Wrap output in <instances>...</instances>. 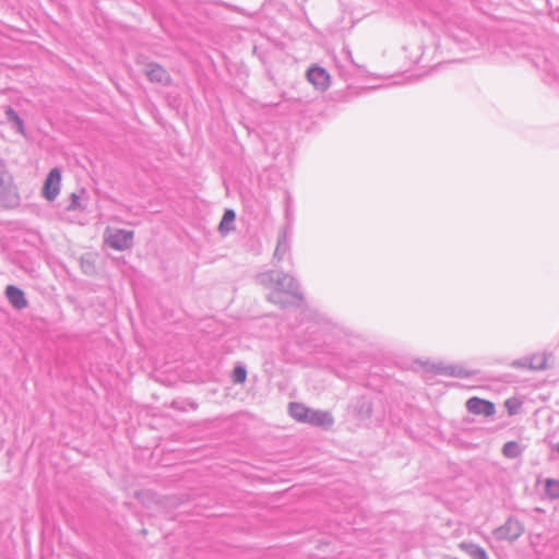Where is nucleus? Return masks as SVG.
<instances>
[{"label": "nucleus", "mask_w": 559, "mask_h": 559, "mask_svg": "<svg viewBox=\"0 0 559 559\" xmlns=\"http://www.w3.org/2000/svg\"><path fill=\"white\" fill-rule=\"evenodd\" d=\"M258 281L263 286L274 288V290L267 296L271 302L280 304L285 307L286 300L284 299L283 294L289 295L298 301L302 300V295L299 292V285L289 274L281 271H267L259 274Z\"/></svg>", "instance_id": "f257e3e1"}, {"label": "nucleus", "mask_w": 559, "mask_h": 559, "mask_svg": "<svg viewBox=\"0 0 559 559\" xmlns=\"http://www.w3.org/2000/svg\"><path fill=\"white\" fill-rule=\"evenodd\" d=\"M524 532L523 524L515 518L510 516L507 522L497 527L492 534L498 540H516Z\"/></svg>", "instance_id": "f03ea898"}, {"label": "nucleus", "mask_w": 559, "mask_h": 559, "mask_svg": "<svg viewBox=\"0 0 559 559\" xmlns=\"http://www.w3.org/2000/svg\"><path fill=\"white\" fill-rule=\"evenodd\" d=\"M61 188V171L59 168H52L43 187V195L48 201H53L60 193Z\"/></svg>", "instance_id": "7ed1b4c3"}, {"label": "nucleus", "mask_w": 559, "mask_h": 559, "mask_svg": "<svg viewBox=\"0 0 559 559\" xmlns=\"http://www.w3.org/2000/svg\"><path fill=\"white\" fill-rule=\"evenodd\" d=\"M132 230L117 229L107 237L106 242L110 248L123 251L132 246Z\"/></svg>", "instance_id": "20e7f679"}, {"label": "nucleus", "mask_w": 559, "mask_h": 559, "mask_svg": "<svg viewBox=\"0 0 559 559\" xmlns=\"http://www.w3.org/2000/svg\"><path fill=\"white\" fill-rule=\"evenodd\" d=\"M308 81L320 91H325L330 85V74L325 69L313 66L307 71Z\"/></svg>", "instance_id": "39448f33"}, {"label": "nucleus", "mask_w": 559, "mask_h": 559, "mask_svg": "<svg viewBox=\"0 0 559 559\" xmlns=\"http://www.w3.org/2000/svg\"><path fill=\"white\" fill-rule=\"evenodd\" d=\"M466 408L475 415L492 416L496 413V406L492 402L479 397H471L466 402Z\"/></svg>", "instance_id": "423d86ee"}, {"label": "nucleus", "mask_w": 559, "mask_h": 559, "mask_svg": "<svg viewBox=\"0 0 559 559\" xmlns=\"http://www.w3.org/2000/svg\"><path fill=\"white\" fill-rule=\"evenodd\" d=\"M292 227L287 225L282 228L277 238V245L273 254V259L277 262L282 261L290 250V236H292Z\"/></svg>", "instance_id": "0eeeda50"}, {"label": "nucleus", "mask_w": 559, "mask_h": 559, "mask_svg": "<svg viewBox=\"0 0 559 559\" xmlns=\"http://www.w3.org/2000/svg\"><path fill=\"white\" fill-rule=\"evenodd\" d=\"M5 296L9 302L17 310H22L27 307V299L25 298L24 292L14 285H9L5 288Z\"/></svg>", "instance_id": "6e6552de"}, {"label": "nucleus", "mask_w": 559, "mask_h": 559, "mask_svg": "<svg viewBox=\"0 0 559 559\" xmlns=\"http://www.w3.org/2000/svg\"><path fill=\"white\" fill-rule=\"evenodd\" d=\"M306 423L317 427H331L334 420L329 412L311 408Z\"/></svg>", "instance_id": "1a4fd4ad"}, {"label": "nucleus", "mask_w": 559, "mask_h": 559, "mask_svg": "<svg viewBox=\"0 0 559 559\" xmlns=\"http://www.w3.org/2000/svg\"><path fill=\"white\" fill-rule=\"evenodd\" d=\"M145 73L151 82L166 84L169 81L167 71L157 63H148Z\"/></svg>", "instance_id": "9d476101"}, {"label": "nucleus", "mask_w": 559, "mask_h": 559, "mask_svg": "<svg viewBox=\"0 0 559 559\" xmlns=\"http://www.w3.org/2000/svg\"><path fill=\"white\" fill-rule=\"evenodd\" d=\"M439 372L444 376L459 377V378H469L474 376L476 372L465 369L459 365H445L438 368Z\"/></svg>", "instance_id": "9b49d317"}, {"label": "nucleus", "mask_w": 559, "mask_h": 559, "mask_svg": "<svg viewBox=\"0 0 559 559\" xmlns=\"http://www.w3.org/2000/svg\"><path fill=\"white\" fill-rule=\"evenodd\" d=\"M4 119L8 123H11L20 133L24 134V122L19 114L10 106L3 109Z\"/></svg>", "instance_id": "f8f14e48"}, {"label": "nucleus", "mask_w": 559, "mask_h": 559, "mask_svg": "<svg viewBox=\"0 0 559 559\" xmlns=\"http://www.w3.org/2000/svg\"><path fill=\"white\" fill-rule=\"evenodd\" d=\"M310 409L301 403L294 402L289 404V415L300 423L307 421Z\"/></svg>", "instance_id": "ddd939ff"}, {"label": "nucleus", "mask_w": 559, "mask_h": 559, "mask_svg": "<svg viewBox=\"0 0 559 559\" xmlns=\"http://www.w3.org/2000/svg\"><path fill=\"white\" fill-rule=\"evenodd\" d=\"M522 452L523 449L516 441H508L502 448V453L508 459H516Z\"/></svg>", "instance_id": "4468645a"}, {"label": "nucleus", "mask_w": 559, "mask_h": 559, "mask_svg": "<svg viewBox=\"0 0 559 559\" xmlns=\"http://www.w3.org/2000/svg\"><path fill=\"white\" fill-rule=\"evenodd\" d=\"M236 218V214L234 212V210H226L224 215H223V218L219 223V230L221 231H229L231 229H234V226H233V223Z\"/></svg>", "instance_id": "2eb2a0df"}, {"label": "nucleus", "mask_w": 559, "mask_h": 559, "mask_svg": "<svg viewBox=\"0 0 559 559\" xmlns=\"http://www.w3.org/2000/svg\"><path fill=\"white\" fill-rule=\"evenodd\" d=\"M530 369L544 370L547 368V356L545 354H536L530 359Z\"/></svg>", "instance_id": "dca6fc26"}, {"label": "nucleus", "mask_w": 559, "mask_h": 559, "mask_svg": "<svg viewBox=\"0 0 559 559\" xmlns=\"http://www.w3.org/2000/svg\"><path fill=\"white\" fill-rule=\"evenodd\" d=\"M545 493L550 499L559 498V481L552 478H548L545 481Z\"/></svg>", "instance_id": "f3484780"}, {"label": "nucleus", "mask_w": 559, "mask_h": 559, "mask_svg": "<svg viewBox=\"0 0 559 559\" xmlns=\"http://www.w3.org/2000/svg\"><path fill=\"white\" fill-rule=\"evenodd\" d=\"M504 407L510 416H514L520 412L522 402L518 397H510L504 402Z\"/></svg>", "instance_id": "a211bd4d"}, {"label": "nucleus", "mask_w": 559, "mask_h": 559, "mask_svg": "<svg viewBox=\"0 0 559 559\" xmlns=\"http://www.w3.org/2000/svg\"><path fill=\"white\" fill-rule=\"evenodd\" d=\"M247 378V370L243 366L235 367L233 371V381L235 383H243Z\"/></svg>", "instance_id": "6ab92c4d"}, {"label": "nucleus", "mask_w": 559, "mask_h": 559, "mask_svg": "<svg viewBox=\"0 0 559 559\" xmlns=\"http://www.w3.org/2000/svg\"><path fill=\"white\" fill-rule=\"evenodd\" d=\"M469 555L473 559H489L485 549L476 545L471 546Z\"/></svg>", "instance_id": "aec40b11"}, {"label": "nucleus", "mask_w": 559, "mask_h": 559, "mask_svg": "<svg viewBox=\"0 0 559 559\" xmlns=\"http://www.w3.org/2000/svg\"><path fill=\"white\" fill-rule=\"evenodd\" d=\"M67 209L69 211H75V210H81L83 209L81 202H80V197L75 193H72L71 197H70V203L69 205L67 206Z\"/></svg>", "instance_id": "412c9836"}, {"label": "nucleus", "mask_w": 559, "mask_h": 559, "mask_svg": "<svg viewBox=\"0 0 559 559\" xmlns=\"http://www.w3.org/2000/svg\"><path fill=\"white\" fill-rule=\"evenodd\" d=\"M342 53L345 56V58L350 61L352 63H354V60H353V57H352V51L347 48V47H344L343 50H342Z\"/></svg>", "instance_id": "4be33fe9"}, {"label": "nucleus", "mask_w": 559, "mask_h": 559, "mask_svg": "<svg viewBox=\"0 0 559 559\" xmlns=\"http://www.w3.org/2000/svg\"><path fill=\"white\" fill-rule=\"evenodd\" d=\"M556 450H557V452L559 453V442H558V445H557Z\"/></svg>", "instance_id": "5701e85b"}]
</instances>
